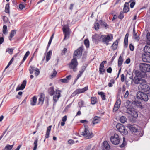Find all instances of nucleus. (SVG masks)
Masks as SVG:
<instances>
[{
	"mask_svg": "<svg viewBox=\"0 0 150 150\" xmlns=\"http://www.w3.org/2000/svg\"><path fill=\"white\" fill-rule=\"evenodd\" d=\"M35 76H37L40 73V71H39V69H38L36 68L35 69Z\"/></svg>",
	"mask_w": 150,
	"mask_h": 150,
	"instance_id": "obj_53",
	"label": "nucleus"
},
{
	"mask_svg": "<svg viewBox=\"0 0 150 150\" xmlns=\"http://www.w3.org/2000/svg\"><path fill=\"white\" fill-rule=\"evenodd\" d=\"M127 113L132 115L134 118H137L138 117L137 112L135 111L133 108L132 109H128Z\"/></svg>",
	"mask_w": 150,
	"mask_h": 150,
	"instance_id": "obj_15",
	"label": "nucleus"
},
{
	"mask_svg": "<svg viewBox=\"0 0 150 150\" xmlns=\"http://www.w3.org/2000/svg\"><path fill=\"white\" fill-rule=\"evenodd\" d=\"M100 118L97 117H94L93 121V125L98 123L100 121Z\"/></svg>",
	"mask_w": 150,
	"mask_h": 150,
	"instance_id": "obj_28",
	"label": "nucleus"
},
{
	"mask_svg": "<svg viewBox=\"0 0 150 150\" xmlns=\"http://www.w3.org/2000/svg\"><path fill=\"white\" fill-rule=\"evenodd\" d=\"M123 142L122 144L120 146V147H124L125 145L126 144V142L125 141V138L124 137H123Z\"/></svg>",
	"mask_w": 150,
	"mask_h": 150,
	"instance_id": "obj_57",
	"label": "nucleus"
},
{
	"mask_svg": "<svg viewBox=\"0 0 150 150\" xmlns=\"http://www.w3.org/2000/svg\"><path fill=\"white\" fill-rule=\"evenodd\" d=\"M113 37L112 34L101 35L100 37L102 42L107 45L109 44V42L112 40Z\"/></svg>",
	"mask_w": 150,
	"mask_h": 150,
	"instance_id": "obj_2",
	"label": "nucleus"
},
{
	"mask_svg": "<svg viewBox=\"0 0 150 150\" xmlns=\"http://www.w3.org/2000/svg\"><path fill=\"white\" fill-rule=\"evenodd\" d=\"M100 74H103L105 72V69L104 68L99 67V69Z\"/></svg>",
	"mask_w": 150,
	"mask_h": 150,
	"instance_id": "obj_45",
	"label": "nucleus"
},
{
	"mask_svg": "<svg viewBox=\"0 0 150 150\" xmlns=\"http://www.w3.org/2000/svg\"><path fill=\"white\" fill-rule=\"evenodd\" d=\"M123 59L122 57L121 56H120L119 58L118 61V65L119 67H120L121 66L123 63Z\"/></svg>",
	"mask_w": 150,
	"mask_h": 150,
	"instance_id": "obj_32",
	"label": "nucleus"
},
{
	"mask_svg": "<svg viewBox=\"0 0 150 150\" xmlns=\"http://www.w3.org/2000/svg\"><path fill=\"white\" fill-rule=\"evenodd\" d=\"M110 140L112 143L115 145L118 144L120 142L119 136L116 134H115L114 136L111 137Z\"/></svg>",
	"mask_w": 150,
	"mask_h": 150,
	"instance_id": "obj_8",
	"label": "nucleus"
},
{
	"mask_svg": "<svg viewBox=\"0 0 150 150\" xmlns=\"http://www.w3.org/2000/svg\"><path fill=\"white\" fill-rule=\"evenodd\" d=\"M94 28L95 30H98L99 28V24L98 22H96L94 25Z\"/></svg>",
	"mask_w": 150,
	"mask_h": 150,
	"instance_id": "obj_44",
	"label": "nucleus"
},
{
	"mask_svg": "<svg viewBox=\"0 0 150 150\" xmlns=\"http://www.w3.org/2000/svg\"><path fill=\"white\" fill-rule=\"evenodd\" d=\"M37 100V98L36 96H34L31 99L30 104L33 106L36 105Z\"/></svg>",
	"mask_w": 150,
	"mask_h": 150,
	"instance_id": "obj_24",
	"label": "nucleus"
},
{
	"mask_svg": "<svg viewBox=\"0 0 150 150\" xmlns=\"http://www.w3.org/2000/svg\"><path fill=\"white\" fill-rule=\"evenodd\" d=\"M100 36L98 34H95L94 35L92 36V40L93 42H96L98 41H100Z\"/></svg>",
	"mask_w": 150,
	"mask_h": 150,
	"instance_id": "obj_19",
	"label": "nucleus"
},
{
	"mask_svg": "<svg viewBox=\"0 0 150 150\" xmlns=\"http://www.w3.org/2000/svg\"><path fill=\"white\" fill-rule=\"evenodd\" d=\"M127 127L131 131L135 133L136 132H137V127H138L137 125H131L130 124H128Z\"/></svg>",
	"mask_w": 150,
	"mask_h": 150,
	"instance_id": "obj_14",
	"label": "nucleus"
},
{
	"mask_svg": "<svg viewBox=\"0 0 150 150\" xmlns=\"http://www.w3.org/2000/svg\"><path fill=\"white\" fill-rule=\"evenodd\" d=\"M64 33V40L66 39V38L67 39L69 35V32Z\"/></svg>",
	"mask_w": 150,
	"mask_h": 150,
	"instance_id": "obj_55",
	"label": "nucleus"
},
{
	"mask_svg": "<svg viewBox=\"0 0 150 150\" xmlns=\"http://www.w3.org/2000/svg\"><path fill=\"white\" fill-rule=\"evenodd\" d=\"M135 133V134L139 137L142 136L143 134V132L142 130L139 131L137 130Z\"/></svg>",
	"mask_w": 150,
	"mask_h": 150,
	"instance_id": "obj_34",
	"label": "nucleus"
},
{
	"mask_svg": "<svg viewBox=\"0 0 150 150\" xmlns=\"http://www.w3.org/2000/svg\"><path fill=\"white\" fill-rule=\"evenodd\" d=\"M116 127L119 131L124 135H127L128 134V131L125 126L120 124H118L116 125Z\"/></svg>",
	"mask_w": 150,
	"mask_h": 150,
	"instance_id": "obj_6",
	"label": "nucleus"
},
{
	"mask_svg": "<svg viewBox=\"0 0 150 150\" xmlns=\"http://www.w3.org/2000/svg\"><path fill=\"white\" fill-rule=\"evenodd\" d=\"M13 50L12 49H8L7 51L10 54H12L13 53Z\"/></svg>",
	"mask_w": 150,
	"mask_h": 150,
	"instance_id": "obj_64",
	"label": "nucleus"
},
{
	"mask_svg": "<svg viewBox=\"0 0 150 150\" xmlns=\"http://www.w3.org/2000/svg\"><path fill=\"white\" fill-rule=\"evenodd\" d=\"M83 101L82 100H80L78 103L79 107L80 108L82 107L83 106Z\"/></svg>",
	"mask_w": 150,
	"mask_h": 150,
	"instance_id": "obj_48",
	"label": "nucleus"
},
{
	"mask_svg": "<svg viewBox=\"0 0 150 150\" xmlns=\"http://www.w3.org/2000/svg\"><path fill=\"white\" fill-rule=\"evenodd\" d=\"M138 88L140 90L145 92L149 91L150 90L149 86L146 83L139 84L138 86Z\"/></svg>",
	"mask_w": 150,
	"mask_h": 150,
	"instance_id": "obj_10",
	"label": "nucleus"
},
{
	"mask_svg": "<svg viewBox=\"0 0 150 150\" xmlns=\"http://www.w3.org/2000/svg\"><path fill=\"white\" fill-rule=\"evenodd\" d=\"M81 134L86 139H90L93 136V134L86 128H85L83 131L81 132Z\"/></svg>",
	"mask_w": 150,
	"mask_h": 150,
	"instance_id": "obj_5",
	"label": "nucleus"
},
{
	"mask_svg": "<svg viewBox=\"0 0 150 150\" xmlns=\"http://www.w3.org/2000/svg\"><path fill=\"white\" fill-rule=\"evenodd\" d=\"M147 38L148 40L149 41H150V33H148L147 34Z\"/></svg>",
	"mask_w": 150,
	"mask_h": 150,
	"instance_id": "obj_63",
	"label": "nucleus"
},
{
	"mask_svg": "<svg viewBox=\"0 0 150 150\" xmlns=\"http://www.w3.org/2000/svg\"><path fill=\"white\" fill-rule=\"evenodd\" d=\"M126 118L124 116H121L120 118V122L123 123H124L126 121Z\"/></svg>",
	"mask_w": 150,
	"mask_h": 150,
	"instance_id": "obj_41",
	"label": "nucleus"
},
{
	"mask_svg": "<svg viewBox=\"0 0 150 150\" xmlns=\"http://www.w3.org/2000/svg\"><path fill=\"white\" fill-rule=\"evenodd\" d=\"M67 51V48H64L62 51L61 54L62 55H65Z\"/></svg>",
	"mask_w": 150,
	"mask_h": 150,
	"instance_id": "obj_52",
	"label": "nucleus"
},
{
	"mask_svg": "<svg viewBox=\"0 0 150 150\" xmlns=\"http://www.w3.org/2000/svg\"><path fill=\"white\" fill-rule=\"evenodd\" d=\"M26 81L24 80L22 84L20 85H18L16 88V90L18 91L20 90H23L24 89L25 87L26 84Z\"/></svg>",
	"mask_w": 150,
	"mask_h": 150,
	"instance_id": "obj_17",
	"label": "nucleus"
},
{
	"mask_svg": "<svg viewBox=\"0 0 150 150\" xmlns=\"http://www.w3.org/2000/svg\"><path fill=\"white\" fill-rule=\"evenodd\" d=\"M98 94L101 96L102 99L103 100H105L106 99L105 96L104 92H98Z\"/></svg>",
	"mask_w": 150,
	"mask_h": 150,
	"instance_id": "obj_33",
	"label": "nucleus"
},
{
	"mask_svg": "<svg viewBox=\"0 0 150 150\" xmlns=\"http://www.w3.org/2000/svg\"><path fill=\"white\" fill-rule=\"evenodd\" d=\"M67 116L65 115L62 118V121L61 122V125L62 126H63L65 124V122L67 120Z\"/></svg>",
	"mask_w": 150,
	"mask_h": 150,
	"instance_id": "obj_31",
	"label": "nucleus"
},
{
	"mask_svg": "<svg viewBox=\"0 0 150 150\" xmlns=\"http://www.w3.org/2000/svg\"><path fill=\"white\" fill-rule=\"evenodd\" d=\"M137 96L138 98L145 101H147L149 99L147 95L142 92H138Z\"/></svg>",
	"mask_w": 150,
	"mask_h": 150,
	"instance_id": "obj_7",
	"label": "nucleus"
},
{
	"mask_svg": "<svg viewBox=\"0 0 150 150\" xmlns=\"http://www.w3.org/2000/svg\"><path fill=\"white\" fill-rule=\"evenodd\" d=\"M129 47L131 51H133L134 49V46L132 44H131L129 45Z\"/></svg>",
	"mask_w": 150,
	"mask_h": 150,
	"instance_id": "obj_58",
	"label": "nucleus"
},
{
	"mask_svg": "<svg viewBox=\"0 0 150 150\" xmlns=\"http://www.w3.org/2000/svg\"><path fill=\"white\" fill-rule=\"evenodd\" d=\"M25 7V6L23 4H20L19 5V8L21 10L23 9Z\"/></svg>",
	"mask_w": 150,
	"mask_h": 150,
	"instance_id": "obj_59",
	"label": "nucleus"
},
{
	"mask_svg": "<svg viewBox=\"0 0 150 150\" xmlns=\"http://www.w3.org/2000/svg\"><path fill=\"white\" fill-rule=\"evenodd\" d=\"M121 103V101L120 99H118L116 101L113 108V112H115L118 110L120 107Z\"/></svg>",
	"mask_w": 150,
	"mask_h": 150,
	"instance_id": "obj_16",
	"label": "nucleus"
},
{
	"mask_svg": "<svg viewBox=\"0 0 150 150\" xmlns=\"http://www.w3.org/2000/svg\"><path fill=\"white\" fill-rule=\"evenodd\" d=\"M38 139L37 138L35 140L34 142V147L33 148V150H36L38 144Z\"/></svg>",
	"mask_w": 150,
	"mask_h": 150,
	"instance_id": "obj_36",
	"label": "nucleus"
},
{
	"mask_svg": "<svg viewBox=\"0 0 150 150\" xmlns=\"http://www.w3.org/2000/svg\"><path fill=\"white\" fill-rule=\"evenodd\" d=\"M118 41L117 40L115 41L112 45L111 46V49L113 50H116L117 47L118 45Z\"/></svg>",
	"mask_w": 150,
	"mask_h": 150,
	"instance_id": "obj_23",
	"label": "nucleus"
},
{
	"mask_svg": "<svg viewBox=\"0 0 150 150\" xmlns=\"http://www.w3.org/2000/svg\"><path fill=\"white\" fill-rule=\"evenodd\" d=\"M84 70L85 69H82L81 71H79V74L77 76L76 80H77L80 76H81L83 73L84 71Z\"/></svg>",
	"mask_w": 150,
	"mask_h": 150,
	"instance_id": "obj_40",
	"label": "nucleus"
},
{
	"mask_svg": "<svg viewBox=\"0 0 150 150\" xmlns=\"http://www.w3.org/2000/svg\"><path fill=\"white\" fill-rule=\"evenodd\" d=\"M129 10V4L128 3H126L124 5L123 9V12L124 13H127Z\"/></svg>",
	"mask_w": 150,
	"mask_h": 150,
	"instance_id": "obj_25",
	"label": "nucleus"
},
{
	"mask_svg": "<svg viewBox=\"0 0 150 150\" xmlns=\"http://www.w3.org/2000/svg\"><path fill=\"white\" fill-rule=\"evenodd\" d=\"M30 52L29 51H27L26 53L25 54L24 57H23V61H25L27 57L30 54Z\"/></svg>",
	"mask_w": 150,
	"mask_h": 150,
	"instance_id": "obj_47",
	"label": "nucleus"
},
{
	"mask_svg": "<svg viewBox=\"0 0 150 150\" xmlns=\"http://www.w3.org/2000/svg\"><path fill=\"white\" fill-rule=\"evenodd\" d=\"M13 145H7L3 150H12Z\"/></svg>",
	"mask_w": 150,
	"mask_h": 150,
	"instance_id": "obj_43",
	"label": "nucleus"
},
{
	"mask_svg": "<svg viewBox=\"0 0 150 150\" xmlns=\"http://www.w3.org/2000/svg\"><path fill=\"white\" fill-rule=\"evenodd\" d=\"M57 72L54 69V71L52 74L51 75V77L52 78L55 77L57 74Z\"/></svg>",
	"mask_w": 150,
	"mask_h": 150,
	"instance_id": "obj_49",
	"label": "nucleus"
},
{
	"mask_svg": "<svg viewBox=\"0 0 150 150\" xmlns=\"http://www.w3.org/2000/svg\"><path fill=\"white\" fill-rule=\"evenodd\" d=\"M144 51L145 53H148L150 54V46H145L144 48Z\"/></svg>",
	"mask_w": 150,
	"mask_h": 150,
	"instance_id": "obj_30",
	"label": "nucleus"
},
{
	"mask_svg": "<svg viewBox=\"0 0 150 150\" xmlns=\"http://www.w3.org/2000/svg\"><path fill=\"white\" fill-rule=\"evenodd\" d=\"M82 47H81L78 48L74 51L73 57H75V56H76L77 57H81L82 53Z\"/></svg>",
	"mask_w": 150,
	"mask_h": 150,
	"instance_id": "obj_13",
	"label": "nucleus"
},
{
	"mask_svg": "<svg viewBox=\"0 0 150 150\" xmlns=\"http://www.w3.org/2000/svg\"><path fill=\"white\" fill-rule=\"evenodd\" d=\"M107 63V62L105 61H103L100 64V67H102L104 68V64H106Z\"/></svg>",
	"mask_w": 150,
	"mask_h": 150,
	"instance_id": "obj_51",
	"label": "nucleus"
},
{
	"mask_svg": "<svg viewBox=\"0 0 150 150\" xmlns=\"http://www.w3.org/2000/svg\"><path fill=\"white\" fill-rule=\"evenodd\" d=\"M64 33L69 32V28L67 25H64L63 28Z\"/></svg>",
	"mask_w": 150,
	"mask_h": 150,
	"instance_id": "obj_35",
	"label": "nucleus"
},
{
	"mask_svg": "<svg viewBox=\"0 0 150 150\" xmlns=\"http://www.w3.org/2000/svg\"><path fill=\"white\" fill-rule=\"evenodd\" d=\"M52 126H50L47 128V129L46 132V134L45 135V137L46 138H49V134L51 130Z\"/></svg>",
	"mask_w": 150,
	"mask_h": 150,
	"instance_id": "obj_26",
	"label": "nucleus"
},
{
	"mask_svg": "<svg viewBox=\"0 0 150 150\" xmlns=\"http://www.w3.org/2000/svg\"><path fill=\"white\" fill-rule=\"evenodd\" d=\"M3 33L5 35H6L7 33V27L6 25H4L3 27Z\"/></svg>",
	"mask_w": 150,
	"mask_h": 150,
	"instance_id": "obj_37",
	"label": "nucleus"
},
{
	"mask_svg": "<svg viewBox=\"0 0 150 150\" xmlns=\"http://www.w3.org/2000/svg\"><path fill=\"white\" fill-rule=\"evenodd\" d=\"M52 54V51L51 50L49 51L47 54L46 58L47 62H48L50 59Z\"/></svg>",
	"mask_w": 150,
	"mask_h": 150,
	"instance_id": "obj_27",
	"label": "nucleus"
},
{
	"mask_svg": "<svg viewBox=\"0 0 150 150\" xmlns=\"http://www.w3.org/2000/svg\"><path fill=\"white\" fill-rule=\"evenodd\" d=\"M5 12L7 13H9L10 12L9 5L7 4L6 5L5 10Z\"/></svg>",
	"mask_w": 150,
	"mask_h": 150,
	"instance_id": "obj_39",
	"label": "nucleus"
},
{
	"mask_svg": "<svg viewBox=\"0 0 150 150\" xmlns=\"http://www.w3.org/2000/svg\"><path fill=\"white\" fill-rule=\"evenodd\" d=\"M132 101L129 100H127L125 103V106L127 108V110L128 109H132Z\"/></svg>",
	"mask_w": 150,
	"mask_h": 150,
	"instance_id": "obj_18",
	"label": "nucleus"
},
{
	"mask_svg": "<svg viewBox=\"0 0 150 150\" xmlns=\"http://www.w3.org/2000/svg\"><path fill=\"white\" fill-rule=\"evenodd\" d=\"M142 59L143 61L145 62L150 63V54L146 53L142 54Z\"/></svg>",
	"mask_w": 150,
	"mask_h": 150,
	"instance_id": "obj_12",
	"label": "nucleus"
},
{
	"mask_svg": "<svg viewBox=\"0 0 150 150\" xmlns=\"http://www.w3.org/2000/svg\"><path fill=\"white\" fill-rule=\"evenodd\" d=\"M135 4V2L134 1L132 2L130 4V7L131 8H133Z\"/></svg>",
	"mask_w": 150,
	"mask_h": 150,
	"instance_id": "obj_60",
	"label": "nucleus"
},
{
	"mask_svg": "<svg viewBox=\"0 0 150 150\" xmlns=\"http://www.w3.org/2000/svg\"><path fill=\"white\" fill-rule=\"evenodd\" d=\"M85 45L87 48H88L89 47V42L88 39H86L84 41Z\"/></svg>",
	"mask_w": 150,
	"mask_h": 150,
	"instance_id": "obj_42",
	"label": "nucleus"
},
{
	"mask_svg": "<svg viewBox=\"0 0 150 150\" xmlns=\"http://www.w3.org/2000/svg\"><path fill=\"white\" fill-rule=\"evenodd\" d=\"M34 70V67L32 66H30V69H29L30 73V74L33 73Z\"/></svg>",
	"mask_w": 150,
	"mask_h": 150,
	"instance_id": "obj_54",
	"label": "nucleus"
},
{
	"mask_svg": "<svg viewBox=\"0 0 150 150\" xmlns=\"http://www.w3.org/2000/svg\"><path fill=\"white\" fill-rule=\"evenodd\" d=\"M140 70L142 72L146 73L150 71V65L146 63H141L139 65Z\"/></svg>",
	"mask_w": 150,
	"mask_h": 150,
	"instance_id": "obj_4",
	"label": "nucleus"
},
{
	"mask_svg": "<svg viewBox=\"0 0 150 150\" xmlns=\"http://www.w3.org/2000/svg\"><path fill=\"white\" fill-rule=\"evenodd\" d=\"M45 98V95L43 93H41L40 95V98H39L38 104L39 105H42L44 101Z\"/></svg>",
	"mask_w": 150,
	"mask_h": 150,
	"instance_id": "obj_20",
	"label": "nucleus"
},
{
	"mask_svg": "<svg viewBox=\"0 0 150 150\" xmlns=\"http://www.w3.org/2000/svg\"><path fill=\"white\" fill-rule=\"evenodd\" d=\"M78 65V63L77 59L74 57L71 60V62L69 66L70 69H72L74 72H76L77 70V67Z\"/></svg>",
	"mask_w": 150,
	"mask_h": 150,
	"instance_id": "obj_3",
	"label": "nucleus"
},
{
	"mask_svg": "<svg viewBox=\"0 0 150 150\" xmlns=\"http://www.w3.org/2000/svg\"><path fill=\"white\" fill-rule=\"evenodd\" d=\"M59 81L63 83H68L67 80L65 78L60 79L59 80Z\"/></svg>",
	"mask_w": 150,
	"mask_h": 150,
	"instance_id": "obj_50",
	"label": "nucleus"
},
{
	"mask_svg": "<svg viewBox=\"0 0 150 150\" xmlns=\"http://www.w3.org/2000/svg\"><path fill=\"white\" fill-rule=\"evenodd\" d=\"M121 81L122 82H124L125 80V76L124 74H122L121 76Z\"/></svg>",
	"mask_w": 150,
	"mask_h": 150,
	"instance_id": "obj_62",
	"label": "nucleus"
},
{
	"mask_svg": "<svg viewBox=\"0 0 150 150\" xmlns=\"http://www.w3.org/2000/svg\"><path fill=\"white\" fill-rule=\"evenodd\" d=\"M128 34L127 33L125 36L124 45V47L125 48H126L128 46Z\"/></svg>",
	"mask_w": 150,
	"mask_h": 150,
	"instance_id": "obj_21",
	"label": "nucleus"
},
{
	"mask_svg": "<svg viewBox=\"0 0 150 150\" xmlns=\"http://www.w3.org/2000/svg\"><path fill=\"white\" fill-rule=\"evenodd\" d=\"M88 89V86H86L82 89H76L72 94V96H74L76 94L84 93Z\"/></svg>",
	"mask_w": 150,
	"mask_h": 150,
	"instance_id": "obj_11",
	"label": "nucleus"
},
{
	"mask_svg": "<svg viewBox=\"0 0 150 150\" xmlns=\"http://www.w3.org/2000/svg\"><path fill=\"white\" fill-rule=\"evenodd\" d=\"M103 148L104 150H109L110 149V146L109 145L108 142L107 141H104L103 143Z\"/></svg>",
	"mask_w": 150,
	"mask_h": 150,
	"instance_id": "obj_22",
	"label": "nucleus"
},
{
	"mask_svg": "<svg viewBox=\"0 0 150 150\" xmlns=\"http://www.w3.org/2000/svg\"><path fill=\"white\" fill-rule=\"evenodd\" d=\"M16 33V31L15 30H13L11 31L10 36L8 37L10 41H11L12 38L14 36Z\"/></svg>",
	"mask_w": 150,
	"mask_h": 150,
	"instance_id": "obj_29",
	"label": "nucleus"
},
{
	"mask_svg": "<svg viewBox=\"0 0 150 150\" xmlns=\"http://www.w3.org/2000/svg\"><path fill=\"white\" fill-rule=\"evenodd\" d=\"M133 81L136 84H140L146 83V81L144 79L138 76L135 77L133 79Z\"/></svg>",
	"mask_w": 150,
	"mask_h": 150,
	"instance_id": "obj_9",
	"label": "nucleus"
},
{
	"mask_svg": "<svg viewBox=\"0 0 150 150\" xmlns=\"http://www.w3.org/2000/svg\"><path fill=\"white\" fill-rule=\"evenodd\" d=\"M107 71L108 73H111L112 71V69L111 67H109L107 69Z\"/></svg>",
	"mask_w": 150,
	"mask_h": 150,
	"instance_id": "obj_61",
	"label": "nucleus"
},
{
	"mask_svg": "<svg viewBox=\"0 0 150 150\" xmlns=\"http://www.w3.org/2000/svg\"><path fill=\"white\" fill-rule=\"evenodd\" d=\"M74 143V141L72 139H69L68 141V143L69 144L72 145Z\"/></svg>",
	"mask_w": 150,
	"mask_h": 150,
	"instance_id": "obj_56",
	"label": "nucleus"
},
{
	"mask_svg": "<svg viewBox=\"0 0 150 150\" xmlns=\"http://www.w3.org/2000/svg\"><path fill=\"white\" fill-rule=\"evenodd\" d=\"M48 92L50 95L52 96L54 95L53 99L54 101L56 102L61 96V91L56 90L55 91L53 87H52L49 88Z\"/></svg>",
	"mask_w": 150,
	"mask_h": 150,
	"instance_id": "obj_1",
	"label": "nucleus"
},
{
	"mask_svg": "<svg viewBox=\"0 0 150 150\" xmlns=\"http://www.w3.org/2000/svg\"><path fill=\"white\" fill-rule=\"evenodd\" d=\"M91 103L93 105L95 104L97 102V99L96 97H92L91 98Z\"/></svg>",
	"mask_w": 150,
	"mask_h": 150,
	"instance_id": "obj_38",
	"label": "nucleus"
},
{
	"mask_svg": "<svg viewBox=\"0 0 150 150\" xmlns=\"http://www.w3.org/2000/svg\"><path fill=\"white\" fill-rule=\"evenodd\" d=\"M115 81L113 79L111 80L110 81V82L108 83V86L109 87H112L113 84L114 83Z\"/></svg>",
	"mask_w": 150,
	"mask_h": 150,
	"instance_id": "obj_46",
	"label": "nucleus"
}]
</instances>
